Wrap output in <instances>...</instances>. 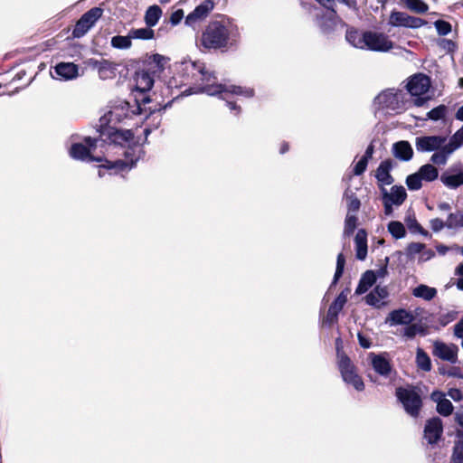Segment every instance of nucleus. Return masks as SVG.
Returning <instances> with one entry per match:
<instances>
[{
	"mask_svg": "<svg viewBox=\"0 0 463 463\" xmlns=\"http://www.w3.org/2000/svg\"><path fill=\"white\" fill-rule=\"evenodd\" d=\"M358 218L356 213H347L345 219L344 235L350 236L357 226Z\"/></svg>",
	"mask_w": 463,
	"mask_h": 463,
	"instance_id": "obj_39",
	"label": "nucleus"
},
{
	"mask_svg": "<svg viewBox=\"0 0 463 463\" xmlns=\"http://www.w3.org/2000/svg\"><path fill=\"white\" fill-rule=\"evenodd\" d=\"M344 199L346 202H350L352 199H358V197L355 195V193L347 187L344 193Z\"/></svg>",
	"mask_w": 463,
	"mask_h": 463,
	"instance_id": "obj_63",
	"label": "nucleus"
},
{
	"mask_svg": "<svg viewBox=\"0 0 463 463\" xmlns=\"http://www.w3.org/2000/svg\"><path fill=\"white\" fill-rule=\"evenodd\" d=\"M388 231L395 239H402L406 234L404 225L397 221H392L388 224Z\"/></svg>",
	"mask_w": 463,
	"mask_h": 463,
	"instance_id": "obj_40",
	"label": "nucleus"
},
{
	"mask_svg": "<svg viewBox=\"0 0 463 463\" xmlns=\"http://www.w3.org/2000/svg\"><path fill=\"white\" fill-rule=\"evenodd\" d=\"M418 173L422 180L426 182H432L439 176V171L432 164L423 165L420 167Z\"/></svg>",
	"mask_w": 463,
	"mask_h": 463,
	"instance_id": "obj_35",
	"label": "nucleus"
},
{
	"mask_svg": "<svg viewBox=\"0 0 463 463\" xmlns=\"http://www.w3.org/2000/svg\"><path fill=\"white\" fill-rule=\"evenodd\" d=\"M90 65L97 69L99 76L102 80L111 78L114 75V67L112 63L107 60H90Z\"/></svg>",
	"mask_w": 463,
	"mask_h": 463,
	"instance_id": "obj_28",
	"label": "nucleus"
},
{
	"mask_svg": "<svg viewBox=\"0 0 463 463\" xmlns=\"http://www.w3.org/2000/svg\"><path fill=\"white\" fill-rule=\"evenodd\" d=\"M412 294L416 298L430 301L435 298L437 290L434 288L421 284L413 289Z\"/></svg>",
	"mask_w": 463,
	"mask_h": 463,
	"instance_id": "obj_33",
	"label": "nucleus"
},
{
	"mask_svg": "<svg viewBox=\"0 0 463 463\" xmlns=\"http://www.w3.org/2000/svg\"><path fill=\"white\" fill-rule=\"evenodd\" d=\"M457 317V313L456 312H448L447 314H444V315H441L440 317H439V322L445 326L447 324H449V322L455 320Z\"/></svg>",
	"mask_w": 463,
	"mask_h": 463,
	"instance_id": "obj_54",
	"label": "nucleus"
},
{
	"mask_svg": "<svg viewBox=\"0 0 463 463\" xmlns=\"http://www.w3.org/2000/svg\"><path fill=\"white\" fill-rule=\"evenodd\" d=\"M448 394L454 401H460L462 399V393L458 389H450Z\"/></svg>",
	"mask_w": 463,
	"mask_h": 463,
	"instance_id": "obj_62",
	"label": "nucleus"
},
{
	"mask_svg": "<svg viewBox=\"0 0 463 463\" xmlns=\"http://www.w3.org/2000/svg\"><path fill=\"white\" fill-rule=\"evenodd\" d=\"M452 458L454 463H463V439L455 443Z\"/></svg>",
	"mask_w": 463,
	"mask_h": 463,
	"instance_id": "obj_47",
	"label": "nucleus"
},
{
	"mask_svg": "<svg viewBox=\"0 0 463 463\" xmlns=\"http://www.w3.org/2000/svg\"><path fill=\"white\" fill-rule=\"evenodd\" d=\"M154 85V76L146 71H141L136 74V87L141 92H146Z\"/></svg>",
	"mask_w": 463,
	"mask_h": 463,
	"instance_id": "obj_29",
	"label": "nucleus"
},
{
	"mask_svg": "<svg viewBox=\"0 0 463 463\" xmlns=\"http://www.w3.org/2000/svg\"><path fill=\"white\" fill-rule=\"evenodd\" d=\"M184 15V13L183 9H177L176 11L173 12L170 16V23L172 25L175 26L183 20Z\"/></svg>",
	"mask_w": 463,
	"mask_h": 463,
	"instance_id": "obj_50",
	"label": "nucleus"
},
{
	"mask_svg": "<svg viewBox=\"0 0 463 463\" xmlns=\"http://www.w3.org/2000/svg\"><path fill=\"white\" fill-rule=\"evenodd\" d=\"M340 339L336 340V352H337V366L341 373L344 382L351 384L355 390L363 391L364 383L361 376L357 373L355 365L351 359L340 350Z\"/></svg>",
	"mask_w": 463,
	"mask_h": 463,
	"instance_id": "obj_5",
	"label": "nucleus"
},
{
	"mask_svg": "<svg viewBox=\"0 0 463 463\" xmlns=\"http://www.w3.org/2000/svg\"><path fill=\"white\" fill-rule=\"evenodd\" d=\"M454 334L457 337L463 340V318L455 325Z\"/></svg>",
	"mask_w": 463,
	"mask_h": 463,
	"instance_id": "obj_61",
	"label": "nucleus"
},
{
	"mask_svg": "<svg viewBox=\"0 0 463 463\" xmlns=\"http://www.w3.org/2000/svg\"><path fill=\"white\" fill-rule=\"evenodd\" d=\"M407 9L410 11L421 14L429 10V5L422 0H400Z\"/></svg>",
	"mask_w": 463,
	"mask_h": 463,
	"instance_id": "obj_32",
	"label": "nucleus"
},
{
	"mask_svg": "<svg viewBox=\"0 0 463 463\" xmlns=\"http://www.w3.org/2000/svg\"><path fill=\"white\" fill-rule=\"evenodd\" d=\"M396 395L402 403L405 411L411 417H417L421 408V399L413 389L398 388Z\"/></svg>",
	"mask_w": 463,
	"mask_h": 463,
	"instance_id": "obj_7",
	"label": "nucleus"
},
{
	"mask_svg": "<svg viewBox=\"0 0 463 463\" xmlns=\"http://www.w3.org/2000/svg\"><path fill=\"white\" fill-rule=\"evenodd\" d=\"M129 34L131 39L151 40L155 36V32L151 27L147 26L145 28L131 29Z\"/></svg>",
	"mask_w": 463,
	"mask_h": 463,
	"instance_id": "obj_37",
	"label": "nucleus"
},
{
	"mask_svg": "<svg viewBox=\"0 0 463 463\" xmlns=\"http://www.w3.org/2000/svg\"><path fill=\"white\" fill-rule=\"evenodd\" d=\"M408 102V93L396 89H387L374 99L375 106L387 113H401L406 109Z\"/></svg>",
	"mask_w": 463,
	"mask_h": 463,
	"instance_id": "obj_4",
	"label": "nucleus"
},
{
	"mask_svg": "<svg viewBox=\"0 0 463 463\" xmlns=\"http://www.w3.org/2000/svg\"><path fill=\"white\" fill-rule=\"evenodd\" d=\"M431 400L437 403V411L443 416H449L453 411L451 402L445 398L441 392H433L431 393Z\"/></svg>",
	"mask_w": 463,
	"mask_h": 463,
	"instance_id": "obj_26",
	"label": "nucleus"
},
{
	"mask_svg": "<svg viewBox=\"0 0 463 463\" xmlns=\"http://www.w3.org/2000/svg\"><path fill=\"white\" fill-rule=\"evenodd\" d=\"M54 71L59 80H71L79 76V67L72 62H60Z\"/></svg>",
	"mask_w": 463,
	"mask_h": 463,
	"instance_id": "obj_22",
	"label": "nucleus"
},
{
	"mask_svg": "<svg viewBox=\"0 0 463 463\" xmlns=\"http://www.w3.org/2000/svg\"><path fill=\"white\" fill-rule=\"evenodd\" d=\"M446 226L449 229L463 227V212L449 213L446 221Z\"/></svg>",
	"mask_w": 463,
	"mask_h": 463,
	"instance_id": "obj_42",
	"label": "nucleus"
},
{
	"mask_svg": "<svg viewBox=\"0 0 463 463\" xmlns=\"http://www.w3.org/2000/svg\"><path fill=\"white\" fill-rule=\"evenodd\" d=\"M130 34L127 36L117 35L111 38V46L116 49L126 50L129 49L132 45Z\"/></svg>",
	"mask_w": 463,
	"mask_h": 463,
	"instance_id": "obj_38",
	"label": "nucleus"
},
{
	"mask_svg": "<svg viewBox=\"0 0 463 463\" xmlns=\"http://www.w3.org/2000/svg\"><path fill=\"white\" fill-rule=\"evenodd\" d=\"M447 108L444 105H439L427 113V118L437 121L445 117Z\"/></svg>",
	"mask_w": 463,
	"mask_h": 463,
	"instance_id": "obj_46",
	"label": "nucleus"
},
{
	"mask_svg": "<svg viewBox=\"0 0 463 463\" xmlns=\"http://www.w3.org/2000/svg\"><path fill=\"white\" fill-rule=\"evenodd\" d=\"M367 165L368 162L365 160V158H361L354 167V174L355 175H362L366 170Z\"/></svg>",
	"mask_w": 463,
	"mask_h": 463,
	"instance_id": "obj_51",
	"label": "nucleus"
},
{
	"mask_svg": "<svg viewBox=\"0 0 463 463\" xmlns=\"http://www.w3.org/2000/svg\"><path fill=\"white\" fill-rule=\"evenodd\" d=\"M368 358L370 359L372 367L378 374L383 377H389L392 373V364L386 353H370Z\"/></svg>",
	"mask_w": 463,
	"mask_h": 463,
	"instance_id": "obj_14",
	"label": "nucleus"
},
{
	"mask_svg": "<svg viewBox=\"0 0 463 463\" xmlns=\"http://www.w3.org/2000/svg\"><path fill=\"white\" fill-rule=\"evenodd\" d=\"M366 47L364 50L373 52H387L392 48V43L388 36L375 32H367Z\"/></svg>",
	"mask_w": 463,
	"mask_h": 463,
	"instance_id": "obj_12",
	"label": "nucleus"
},
{
	"mask_svg": "<svg viewBox=\"0 0 463 463\" xmlns=\"http://www.w3.org/2000/svg\"><path fill=\"white\" fill-rule=\"evenodd\" d=\"M162 15V10L158 5L148 7L145 14V22L148 27L155 26Z\"/></svg>",
	"mask_w": 463,
	"mask_h": 463,
	"instance_id": "obj_34",
	"label": "nucleus"
},
{
	"mask_svg": "<svg viewBox=\"0 0 463 463\" xmlns=\"http://www.w3.org/2000/svg\"><path fill=\"white\" fill-rule=\"evenodd\" d=\"M376 281V275L373 270L365 271L355 289V294L362 295L365 293Z\"/></svg>",
	"mask_w": 463,
	"mask_h": 463,
	"instance_id": "obj_31",
	"label": "nucleus"
},
{
	"mask_svg": "<svg viewBox=\"0 0 463 463\" xmlns=\"http://www.w3.org/2000/svg\"><path fill=\"white\" fill-rule=\"evenodd\" d=\"M381 192L383 194V200H386L396 206L401 205L407 197V194L403 186L394 185L391 188L390 192H388L386 188L382 187Z\"/></svg>",
	"mask_w": 463,
	"mask_h": 463,
	"instance_id": "obj_20",
	"label": "nucleus"
},
{
	"mask_svg": "<svg viewBox=\"0 0 463 463\" xmlns=\"http://www.w3.org/2000/svg\"><path fill=\"white\" fill-rule=\"evenodd\" d=\"M417 366L424 372H429L431 369V362L427 354L421 348L417 349L416 353Z\"/></svg>",
	"mask_w": 463,
	"mask_h": 463,
	"instance_id": "obj_36",
	"label": "nucleus"
},
{
	"mask_svg": "<svg viewBox=\"0 0 463 463\" xmlns=\"http://www.w3.org/2000/svg\"><path fill=\"white\" fill-rule=\"evenodd\" d=\"M236 30L229 24L220 21L210 23L201 37V44L206 49L225 48L235 41Z\"/></svg>",
	"mask_w": 463,
	"mask_h": 463,
	"instance_id": "obj_3",
	"label": "nucleus"
},
{
	"mask_svg": "<svg viewBox=\"0 0 463 463\" xmlns=\"http://www.w3.org/2000/svg\"><path fill=\"white\" fill-rule=\"evenodd\" d=\"M357 338H358V342H359V345L363 347V348H365V349H368L371 347L372 345V343H371V340L369 337H367L366 335H364V334L362 333H358L357 334Z\"/></svg>",
	"mask_w": 463,
	"mask_h": 463,
	"instance_id": "obj_55",
	"label": "nucleus"
},
{
	"mask_svg": "<svg viewBox=\"0 0 463 463\" xmlns=\"http://www.w3.org/2000/svg\"><path fill=\"white\" fill-rule=\"evenodd\" d=\"M383 261L384 263L377 270L374 271V274L376 275V279H383L388 275L387 265L389 262V258L386 257Z\"/></svg>",
	"mask_w": 463,
	"mask_h": 463,
	"instance_id": "obj_53",
	"label": "nucleus"
},
{
	"mask_svg": "<svg viewBox=\"0 0 463 463\" xmlns=\"http://www.w3.org/2000/svg\"><path fill=\"white\" fill-rule=\"evenodd\" d=\"M345 264V259L343 255V253H339L336 260V269L334 275V279L332 281L331 287L335 286L339 279L342 277L344 269Z\"/></svg>",
	"mask_w": 463,
	"mask_h": 463,
	"instance_id": "obj_43",
	"label": "nucleus"
},
{
	"mask_svg": "<svg viewBox=\"0 0 463 463\" xmlns=\"http://www.w3.org/2000/svg\"><path fill=\"white\" fill-rule=\"evenodd\" d=\"M418 334L425 335L424 328L419 324H410L403 329L402 335L407 339H412Z\"/></svg>",
	"mask_w": 463,
	"mask_h": 463,
	"instance_id": "obj_41",
	"label": "nucleus"
},
{
	"mask_svg": "<svg viewBox=\"0 0 463 463\" xmlns=\"http://www.w3.org/2000/svg\"><path fill=\"white\" fill-rule=\"evenodd\" d=\"M441 183L449 189H456L463 185V171L457 172L453 167L440 175Z\"/></svg>",
	"mask_w": 463,
	"mask_h": 463,
	"instance_id": "obj_21",
	"label": "nucleus"
},
{
	"mask_svg": "<svg viewBox=\"0 0 463 463\" xmlns=\"http://www.w3.org/2000/svg\"><path fill=\"white\" fill-rule=\"evenodd\" d=\"M320 5L328 9L326 14V20L324 22V17H319L317 15V24L321 27V29L325 32L331 30L332 26L335 24V20L336 17V12L333 8L334 0H317Z\"/></svg>",
	"mask_w": 463,
	"mask_h": 463,
	"instance_id": "obj_19",
	"label": "nucleus"
},
{
	"mask_svg": "<svg viewBox=\"0 0 463 463\" xmlns=\"http://www.w3.org/2000/svg\"><path fill=\"white\" fill-rule=\"evenodd\" d=\"M152 61L156 63L158 67L163 68L167 61V58L156 53L152 56Z\"/></svg>",
	"mask_w": 463,
	"mask_h": 463,
	"instance_id": "obj_59",
	"label": "nucleus"
},
{
	"mask_svg": "<svg viewBox=\"0 0 463 463\" xmlns=\"http://www.w3.org/2000/svg\"><path fill=\"white\" fill-rule=\"evenodd\" d=\"M425 244L420 242H412L407 247V254L410 256H414L416 254H420V252L424 250Z\"/></svg>",
	"mask_w": 463,
	"mask_h": 463,
	"instance_id": "obj_49",
	"label": "nucleus"
},
{
	"mask_svg": "<svg viewBox=\"0 0 463 463\" xmlns=\"http://www.w3.org/2000/svg\"><path fill=\"white\" fill-rule=\"evenodd\" d=\"M435 255L434 251L430 249H427L426 247L420 254V261H427L430 260Z\"/></svg>",
	"mask_w": 463,
	"mask_h": 463,
	"instance_id": "obj_58",
	"label": "nucleus"
},
{
	"mask_svg": "<svg viewBox=\"0 0 463 463\" xmlns=\"http://www.w3.org/2000/svg\"><path fill=\"white\" fill-rule=\"evenodd\" d=\"M393 156L402 161H410L413 156V149L408 141H399L392 146Z\"/></svg>",
	"mask_w": 463,
	"mask_h": 463,
	"instance_id": "obj_25",
	"label": "nucleus"
},
{
	"mask_svg": "<svg viewBox=\"0 0 463 463\" xmlns=\"http://www.w3.org/2000/svg\"><path fill=\"white\" fill-rule=\"evenodd\" d=\"M448 143L444 136H422L415 138V147L418 152H436Z\"/></svg>",
	"mask_w": 463,
	"mask_h": 463,
	"instance_id": "obj_10",
	"label": "nucleus"
},
{
	"mask_svg": "<svg viewBox=\"0 0 463 463\" xmlns=\"http://www.w3.org/2000/svg\"><path fill=\"white\" fill-rule=\"evenodd\" d=\"M131 114L132 111L129 109V104L128 102H120V104L113 107L100 118V130H104L105 128H113L114 129L118 130L114 125L122 122L125 118H129ZM118 131L122 130L118 129Z\"/></svg>",
	"mask_w": 463,
	"mask_h": 463,
	"instance_id": "obj_6",
	"label": "nucleus"
},
{
	"mask_svg": "<svg viewBox=\"0 0 463 463\" xmlns=\"http://www.w3.org/2000/svg\"><path fill=\"white\" fill-rule=\"evenodd\" d=\"M406 88L411 96H421L429 91L430 80L424 74H415L410 78Z\"/></svg>",
	"mask_w": 463,
	"mask_h": 463,
	"instance_id": "obj_13",
	"label": "nucleus"
},
{
	"mask_svg": "<svg viewBox=\"0 0 463 463\" xmlns=\"http://www.w3.org/2000/svg\"><path fill=\"white\" fill-rule=\"evenodd\" d=\"M355 255L360 260H364L367 256V233L361 229L354 237Z\"/></svg>",
	"mask_w": 463,
	"mask_h": 463,
	"instance_id": "obj_27",
	"label": "nucleus"
},
{
	"mask_svg": "<svg viewBox=\"0 0 463 463\" xmlns=\"http://www.w3.org/2000/svg\"><path fill=\"white\" fill-rule=\"evenodd\" d=\"M434 25L439 35L444 36L451 32V24L444 20H437Z\"/></svg>",
	"mask_w": 463,
	"mask_h": 463,
	"instance_id": "obj_48",
	"label": "nucleus"
},
{
	"mask_svg": "<svg viewBox=\"0 0 463 463\" xmlns=\"http://www.w3.org/2000/svg\"><path fill=\"white\" fill-rule=\"evenodd\" d=\"M443 431L442 421L439 418L435 417L429 420L424 428V437L429 443H436Z\"/></svg>",
	"mask_w": 463,
	"mask_h": 463,
	"instance_id": "obj_18",
	"label": "nucleus"
},
{
	"mask_svg": "<svg viewBox=\"0 0 463 463\" xmlns=\"http://www.w3.org/2000/svg\"><path fill=\"white\" fill-rule=\"evenodd\" d=\"M458 148H459L458 143H456L454 138L451 137L444 146L432 154L430 156V162L432 165H445L448 163L449 156Z\"/></svg>",
	"mask_w": 463,
	"mask_h": 463,
	"instance_id": "obj_16",
	"label": "nucleus"
},
{
	"mask_svg": "<svg viewBox=\"0 0 463 463\" xmlns=\"http://www.w3.org/2000/svg\"><path fill=\"white\" fill-rule=\"evenodd\" d=\"M414 320V316L411 312L407 311L405 309H397L392 311L386 322L390 323L391 326L393 325H410Z\"/></svg>",
	"mask_w": 463,
	"mask_h": 463,
	"instance_id": "obj_23",
	"label": "nucleus"
},
{
	"mask_svg": "<svg viewBox=\"0 0 463 463\" xmlns=\"http://www.w3.org/2000/svg\"><path fill=\"white\" fill-rule=\"evenodd\" d=\"M389 24L394 27L420 28L427 24V21L408 14L404 12L392 11L389 17Z\"/></svg>",
	"mask_w": 463,
	"mask_h": 463,
	"instance_id": "obj_9",
	"label": "nucleus"
},
{
	"mask_svg": "<svg viewBox=\"0 0 463 463\" xmlns=\"http://www.w3.org/2000/svg\"><path fill=\"white\" fill-rule=\"evenodd\" d=\"M103 10L100 7H93L86 12L77 22L72 34L76 38L82 37L101 17Z\"/></svg>",
	"mask_w": 463,
	"mask_h": 463,
	"instance_id": "obj_8",
	"label": "nucleus"
},
{
	"mask_svg": "<svg viewBox=\"0 0 463 463\" xmlns=\"http://www.w3.org/2000/svg\"><path fill=\"white\" fill-rule=\"evenodd\" d=\"M394 162L391 159L382 161L375 171V178L378 185L382 187L390 185L393 183V177L391 175V171L393 168Z\"/></svg>",
	"mask_w": 463,
	"mask_h": 463,
	"instance_id": "obj_17",
	"label": "nucleus"
},
{
	"mask_svg": "<svg viewBox=\"0 0 463 463\" xmlns=\"http://www.w3.org/2000/svg\"><path fill=\"white\" fill-rule=\"evenodd\" d=\"M347 213H356L360 207L361 202L359 199H352L350 202H346Z\"/></svg>",
	"mask_w": 463,
	"mask_h": 463,
	"instance_id": "obj_52",
	"label": "nucleus"
},
{
	"mask_svg": "<svg viewBox=\"0 0 463 463\" xmlns=\"http://www.w3.org/2000/svg\"><path fill=\"white\" fill-rule=\"evenodd\" d=\"M214 7V3L212 0H204L194 10L185 17V24L194 26L196 23L205 19Z\"/></svg>",
	"mask_w": 463,
	"mask_h": 463,
	"instance_id": "obj_15",
	"label": "nucleus"
},
{
	"mask_svg": "<svg viewBox=\"0 0 463 463\" xmlns=\"http://www.w3.org/2000/svg\"><path fill=\"white\" fill-rule=\"evenodd\" d=\"M388 291L385 287L376 286L366 297L365 301L368 305L379 307L382 300L387 298Z\"/></svg>",
	"mask_w": 463,
	"mask_h": 463,
	"instance_id": "obj_30",
	"label": "nucleus"
},
{
	"mask_svg": "<svg viewBox=\"0 0 463 463\" xmlns=\"http://www.w3.org/2000/svg\"><path fill=\"white\" fill-rule=\"evenodd\" d=\"M367 32H361L359 30L350 28L347 29L345 33L346 41L354 47L364 50L366 47Z\"/></svg>",
	"mask_w": 463,
	"mask_h": 463,
	"instance_id": "obj_24",
	"label": "nucleus"
},
{
	"mask_svg": "<svg viewBox=\"0 0 463 463\" xmlns=\"http://www.w3.org/2000/svg\"><path fill=\"white\" fill-rule=\"evenodd\" d=\"M181 72L185 78L186 84H190V87L183 91L184 95L202 92L210 96H218L226 100L228 108L232 111L235 110L236 114L240 112V107L231 99L232 97L251 98L254 96V90L249 87L217 84L215 75L206 70L204 63L200 61L183 62Z\"/></svg>",
	"mask_w": 463,
	"mask_h": 463,
	"instance_id": "obj_2",
	"label": "nucleus"
},
{
	"mask_svg": "<svg viewBox=\"0 0 463 463\" xmlns=\"http://www.w3.org/2000/svg\"><path fill=\"white\" fill-rule=\"evenodd\" d=\"M349 288L344 289L335 300L337 301L342 306H345L347 301V296L349 294Z\"/></svg>",
	"mask_w": 463,
	"mask_h": 463,
	"instance_id": "obj_60",
	"label": "nucleus"
},
{
	"mask_svg": "<svg viewBox=\"0 0 463 463\" xmlns=\"http://www.w3.org/2000/svg\"><path fill=\"white\" fill-rule=\"evenodd\" d=\"M452 137L454 138V140L456 141V143H458V146L460 147L461 145L463 144V127L458 129L453 136Z\"/></svg>",
	"mask_w": 463,
	"mask_h": 463,
	"instance_id": "obj_64",
	"label": "nucleus"
},
{
	"mask_svg": "<svg viewBox=\"0 0 463 463\" xmlns=\"http://www.w3.org/2000/svg\"><path fill=\"white\" fill-rule=\"evenodd\" d=\"M444 226H446V222H444L441 219L435 218L430 221V227L434 232L441 231Z\"/></svg>",
	"mask_w": 463,
	"mask_h": 463,
	"instance_id": "obj_56",
	"label": "nucleus"
},
{
	"mask_svg": "<svg viewBox=\"0 0 463 463\" xmlns=\"http://www.w3.org/2000/svg\"><path fill=\"white\" fill-rule=\"evenodd\" d=\"M422 178L420 177V175H419V173H415V174H412V175H410L407 179H406V184L408 186V188L410 190H413V191H416V190H419L421 188L422 186Z\"/></svg>",
	"mask_w": 463,
	"mask_h": 463,
	"instance_id": "obj_44",
	"label": "nucleus"
},
{
	"mask_svg": "<svg viewBox=\"0 0 463 463\" xmlns=\"http://www.w3.org/2000/svg\"><path fill=\"white\" fill-rule=\"evenodd\" d=\"M406 223L408 226V229L412 233H420L422 235H427L428 232L425 231L420 224L416 221L414 217H408L406 219Z\"/></svg>",
	"mask_w": 463,
	"mask_h": 463,
	"instance_id": "obj_45",
	"label": "nucleus"
},
{
	"mask_svg": "<svg viewBox=\"0 0 463 463\" xmlns=\"http://www.w3.org/2000/svg\"><path fill=\"white\" fill-rule=\"evenodd\" d=\"M458 347L454 344H446L441 341L433 343V355L443 361L456 364L458 362Z\"/></svg>",
	"mask_w": 463,
	"mask_h": 463,
	"instance_id": "obj_11",
	"label": "nucleus"
},
{
	"mask_svg": "<svg viewBox=\"0 0 463 463\" xmlns=\"http://www.w3.org/2000/svg\"><path fill=\"white\" fill-rule=\"evenodd\" d=\"M131 130L118 131L113 128L100 130V138L85 137L84 142L74 143L70 148L72 158L85 162H105L99 170L103 176L102 169L109 174H119L129 171L141 158L143 150L139 146H128L133 138Z\"/></svg>",
	"mask_w": 463,
	"mask_h": 463,
	"instance_id": "obj_1",
	"label": "nucleus"
},
{
	"mask_svg": "<svg viewBox=\"0 0 463 463\" xmlns=\"http://www.w3.org/2000/svg\"><path fill=\"white\" fill-rule=\"evenodd\" d=\"M338 320V313H335L330 309H328L326 317L325 318V323L333 325L336 323Z\"/></svg>",
	"mask_w": 463,
	"mask_h": 463,
	"instance_id": "obj_57",
	"label": "nucleus"
}]
</instances>
